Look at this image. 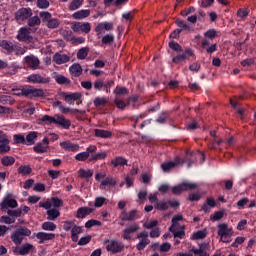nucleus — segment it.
<instances>
[{
  "mask_svg": "<svg viewBox=\"0 0 256 256\" xmlns=\"http://www.w3.org/2000/svg\"><path fill=\"white\" fill-rule=\"evenodd\" d=\"M189 189H197V184L191 183V182H184L182 184L174 186L172 188V193L174 195H181V193H183V191H189Z\"/></svg>",
  "mask_w": 256,
  "mask_h": 256,
  "instance_id": "8",
  "label": "nucleus"
},
{
  "mask_svg": "<svg viewBox=\"0 0 256 256\" xmlns=\"http://www.w3.org/2000/svg\"><path fill=\"white\" fill-rule=\"evenodd\" d=\"M14 145H26L25 135L23 134H15L13 136Z\"/></svg>",
  "mask_w": 256,
  "mask_h": 256,
  "instance_id": "47",
  "label": "nucleus"
},
{
  "mask_svg": "<svg viewBox=\"0 0 256 256\" xmlns=\"http://www.w3.org/2000/svg\"><path fill=\"white\" fill-rule=\"evenodd\" d=\"M136 239L139 240V242L136 245L137 251H143L149 243H151V240H149V232L142 231L137 234Z\"/></svg>",
  "mask_w": 256,
  "mask_h": 256,
  "instance_id": "6",
  "label": "nucleus"
},
{
  "mask_svg": "<svg viewBox=\"0 0 256 256\" xmlns=\"http://www.w3.org/2000/svg\"><path fill=\"white\" fill-rule=\"evenodd\" d=\"M17 200L13 199V196L11 194L6 195L3 198V201L0 203L1 210L5 209H15L17 207Z\"/></svg>",
  "mask_w": 256,
  "mask_h": 256,
  "instance_id": "11",
  "label": "nucleus"
},
{
  "mask_svg": "<svg viewBox=\"0 0 256 256\" xmlns=\"http://www.w3.org/2000/svg\"><path fill=\"white\" fill-rule=\"evenodd\" d=\"M74 33H91V23L89 22H72L70 25Z\"/></svg>",
  "mask_w": 256,
  "mask_h": 256,
  "instance_id": "5",
  "label": "nucleus"
},
{
  "mask_svg": "<svg viewBox=\"0 0 256 256\" xmlns=\"http://www.w3.org/2000/svg\"><path fill=\"white\" fill-rule=\"evenodd\" d=\"M90 158L91 156L89 155V152H86V151L80 152L75 156L76 161H82V162L87 161V159L89 161Z\"/></svg>",
  "mask_w": 256,
  "mask_h": 256,
  "instance_id": "49",
  "label": "nucleus"
},
{
  "mask_svg": "<svg viewBox=\"0 0 256 256\" xmlns=\"http://www.w3.org/2000/svg\"><path fill=\"white\" fill-rule=\"evenodd\" d=\"M218 235L220 236V241L222 243H231L233 241V227H229L227 223H220L217 225Z\"/></svg>",
  "mask_w": 256,
  "mask_h": 256,
  "instance_id": "2",
  "label": "nucleus"
},
{
  "mask_svg": "<svg viewBox=\"0 0 256 256\" xmlns=\"http://www.w3.org/2000/svg\"><path fill=\"white\" fill-rule=\"evenodd\" d=\"M139 229H141V227L137 223L126 226L122 234L123 239H125V241H131V239H133V233H137Z\"/></svg>",
  "mask_w": 256,
  "mask_h": 256,
  "instance_id": "7",
  "label": "nucleus"
},
{
  "mask_svg": "<svg viewBox=\"0 0 256 256\" xmlns=\"http://www.w3.org/2000/svg\"><path fill=\"white\" fill-rule=\"evenodd\" d=\"M155 209H158L159 211H167V209H169V201H158L155 204Z\"/></svg>",
  "mask_w": 256,
  "mask_h": 256,
  "instance_id": "46",
  "label": "nucleus"
},
{
  "mask_svg": "<svg viewBox=\"0 0 256 256\" xmlns=\"http://www.w3.org/2000/svg\"><path fill=\"white\" fill-rule=\"evenodd\" d=\"M48 221H55V219L61 217V212H59L58 208H50L46 212Z\"/></svg>",
  "mask_w": 256,
  "mask_h": 256,
  "instance_id": "37",
  "label": "nucleus"
},
{
  "mask_svg": "<svg viewBox=\"0 0 256 256\" xmlns=\"http://www.w3.org/2000/svg\"><path fill=\"white\" fill-rule=\"evenodd\" d=\"M39 123H45V125H52L56 121V116H49V115H44L41 118L38 119Z\"/></svg>",
  "mask_w": 256,
  "mask_h": 256,
  "instance_id": "43",
  "label": "nucleus"
},
{
  "mask_svg": "<svg viewBox=\"0 0 256 256\" xmlns=\"http://www.w3.org/2000/svg\"><path fill=\"white\" fill-rule=\"evenodd\" d=\"M54 79L58 85H69L71 83V80L61 74H56L54 76Z\"/></svg>",
  "mask_w": 256,
  "mask_h": 256,
  "instance_id": "40",
  "label": "nucleus"
},
{
  "mask_svg": "<svg viewBox=\"0 0 256 256\" xmlns=\"http://www.w3.org/2000/svg\"><path fill=\"white\" fill-rule=\"evenodd\" d=\"M69 71L72 77H81V75H83V68L79 63L72 64L69 68Z\"/></svg>",
  "mask_w": 256,
  "mask_h": 256,
  "instance_id": "30",
  "label": "nucleus"
},
{
  "mask_svg": "<svg viewBox=\"0 0 256 256\" xmlns=\"http://www.w3.org/2000/svg\"><path fill=\"white\" fill-rule=\"evenodd\" d=\"M81 233H83V227L75 224L71 230V239L73 243H77V241H79V235H81Z\"/></svg>",
  "mask_w": 256,
  "mask_h": 256,
  "instance_id": "33",
  "label": "nucleus"
},
{
  "mask_svg": "<svg viewBox=\"0 0 256 256\" xmlns=\"http://www.w3.org/2000/svg\"><path fill=\"white\" fill-rule=\"evenodd\" d=\"M179 221H183V215H176L172 218V225L169 228V231H180L185 228V226H181Z\"/></svg>",
  "mask_w": 256,
  "mask_h": 256,
  "instance_id": "22",
  "label": "nucleus"
},
{
  "mask_svg": "<svg viewBox=\"0 0 256 256\" xmlns=\"http://www.w3.org/2000/svg\"><path fill=\"white\" fill-rule=\"evenodd\" d=\"M28 25L29 27H35L37 25H41V19L38 16H33L28 18Z\"/></svg>",
  "mask_w": 256,
  "mask_h": 256,
  "instance_id": "55",
  "label": "nucleus"
},
{
  "mask_svg": "<svg viewBox=\"0 0 256 256\" xmlns=\"http://www.w3.org/2000/svg\"><path fill=\"white\" fill-rule=\"evenodd\" d=\"M24 61L27 65V67H30V69H39V58L34 55H29L24 58Z\"/></svg>",
  "mask_w": 256,
  "mask_h": 256,
  "instance_id": "19",
  "label": "nucleus"
},
{
  "mask_svg": "<svg viewBox=\"0 0 256 256\" xmlns=\"http://www.w3.org/2000/svg\"><path fill=\"white\" fill-rule=\"evenodd\" d=\"M39 15L42 21L46 24V27H48V29H57V27L61 25V21L57 18H53L51 16V13L47 11L40 12Z\"/></svg>",
  "mask_w": 256,
  "mask_h": 256,
  "instance_id": "3",
  "label": "nucleus"
},
{
  "mask_svg": "<svg viewBox=\"0 0 256 256\" xmlns=\"http://www.w3.org/2000/svg\"><path fill=\"white\" fill-rule=\"evenodd\" d=\"M201 45L202 49H205L206 53L211 54L217 51V44L211 45V41H209L208 39H202Z\"/></svg>",
  "mask_w": 256,
  "mask_h": 256,
  "instance_id": "28",
  "label": "nucleus"
},
{
  "mask_svg": "<svg viewBox=\"0 0 256 256\" xmlns=\"http://www.w3.org/2000/svg\"><path fill=\"white\" fill-rule=\"evenodd\" d=\"M183 163H185V161L183 159H176L173 162H166L163 163L161 165L163 171H165V173L169 172L170 169H174V167H177V165H183Z\"/></svg>",
  "mask_w": 256,
  "mask_h": 256,
  "instance_id": "21",
  "label": "nucleus"
},
{
  "mask_svg": "<svg viewBox=\"0 0 256 256\" xmlns=\"http://www.w3.org/2000/svg\"><path fill=\"white\" fill-rule=\"evenodd\" d=\"M89 55V49L87 47H83L77 52V59L83 60Z\"/></svg>",
  "mask_w": 256,
  "mask_h": 256,
  "instance_id": "51",
  "label": "nucleus"
},
{
  "mask_svg": "<svg viewBox=\"0 0 256 256\" xmlns=\"http://www.w3.org/2000/svg\"><path fill=\"white\" fill-rule=\"evenodd\" d=\"M207 237V233L203 230L197 231L192 235V239L198 240V239H205Z\"/></svg>",
  "mask_w": 256,
  "mask_h": 256,
  "instance_id": "64",
  "label": "nucleus"
},
{
  "mask_svg": "<svg viewBox=\"0 0 256 256\" xmlns=\"http://www.w3.org/2000/svg\"><path fill=\"white\" fill-rule=\"evenodd\" d=\"M113 29H115L113 22H100L97 24L94 31L97 39H101L103 35H105V31H113Z\"/></svg>",
  "mask_w": 256,
  "mask_h": 256,
  "instance_id": "4",
  "label": "nucleus"
},
{
  "mask_svg": "<svg viewBox=\"0 0 256 256\" xmlns=\"http://www.w3.org/2000/svg\"><path fill=\"white\" fill-rule=\"evenodd\" d=\"M55 125H59L63 129H69L71 127V120L66 119L63 115H56Z\"/></svg>",
  "mask_w": 256,
  "mask_h": 256,
  "instance_id": "26",
  "label": "nucleus"
},
{
  "mask_svg": "<svg viewBox=\"0 0 256 256\" xmlns=\"http://www.w3.org/2000/svg\"><path fill=\"white\" fill-rule=\"evenodd\" d=\"M159 225V221L157 220H150V221H146L144 224H143V227L145 229H155V227Z\"/></svg>",
  "mask_w": 256,
  "mask_h": 256,
  "instance_id": "57",
  "label": "nucleus"
},
{
  "mask_svg": "<svg viewBox=\"0 0 256 256\" xmlns=\"http://www.w3.org/2000/svg\"><path fill=\"white\" fill-rule=\"evenodd\" d=\"M189 57H193V50L191 49H186L185 52L183 54H179L177 56H175L172 61L173 63H181L183 61H186L187 59H189Z\"/></svg>",
  "mask_w": 256,
  "mask_h": 256,
  "instance_id": "20",
  "label": "nucleus"
},
{
  "mask_svg": "<svg viewBox=\"0 0 256 256\" xmlns=\"http://www.w3.org/2000/svg\"><path fill=\"white\" fill-rule=\"evenodd\" d=\"M91 213H93V209L89 208V207H81L77 210V214L76 217L78 219H85V217H87V215H91Z\"/></svg>",
  "mask_w": 256,
  "mask_h": 256,
  "instance_id": "35",
  "label": "nucleus"
},
{
  "mask_svg": "<svg viewBox=\"0 0 256 256\" xmlns=\"http://www.w3.org/2000/svg\"><path fill=\"white\" fill-rule=\"evenodd\" d=\"M75 227L74 220L71 221H64L63 222V229L64 231H72V229Z\"/></svg>",
  "mask_w": 256,
  "mask_h": 256,
  "instance_id": "59",
  "label": "nucleus"
},
{
  "mask_svg": "<svg viewBox=\"0 0 256 256\" xmlns=\"http://www.w3.org/2000/svg\"><path fill=\"white\" fill-rule=\"evenodd\" d=\"M42 229L44 231H55V229H57V225L53 222H44L42 224Z\"/></svg>",
  "mask_w": 256,
  "mask_h": 256,
  "instance_id": "54",
  "label": "nucleus"
},
{
  "mask_svg": "<svg viewBox=\"0 0 256 256\" xmlns=\"http://www.w3.org/2000/svg\"><path fill=\"white\" fill-rule=\"evenodd\" d=\"M27 81H28V83H34V84H38V85H45V84L49 83L50 78L45 77V76H41L40 74H31L27 77Z\"/></svg>",
  "mask_w": 256,
  "mask_h": 256,
  "instance_id": "13",
  "label": "nucleus"
},
{
  "mask_svg": "<svg viewBox=\"0 0 256 256\" xmlns=\"http://www.w3.org/2000/svg\"><path fill=\"white\" fill-rule=\"evenodd\" d=\"M33 15V11L31 8H20L16 13H15V19L18 22L21 21H27Z\"/></svg>",
  "mask_w": 256,
  "mask_h": 256,
  "instance_id": "12",
  "label": "nucleus"
},
{
  "mask_svg": "<svg viewBox=\"0 0 256 256\" xmlns=\"http://www.w3.org/2000/svg\"><path fill=\"white\" fill-rule=\"evenodd\" d=\"M0 47H2V49H5V51H7L8 53H13V44L8 43L6 40H3L1 42Z\"/></svg>",
  "mask_w": 256,
  "mask_h": 256,
  "instance_id": "58",
  "label": "nucleus"
},
{
  "mask_svg": "<svg viewBox=\"0 0 256 256\" xmlns=\"http://www.w3.org/2000/svg\"><path fill=\"white\" fill-rule=\"evenodd\" d=\"M83 5V0H72L69 4L70 11H77Z\"/></svg>",
  "mask_w": 256,
  "mask_h": 256,
  "instance_id": "50",
  "label": "nucleus"
},
{
  "mask_svg": "<svg viewBox=\"0 0 256 256\" xmlns=\"http://www.w3.org/2000/svg\"><path fill=\"white\" fill-rule=\"evenodd\" d=\"M81 97V93L75 92L71 94H65L64 100L66 101V103H68V105H75V101H81Z\"/></svg>",
  "mask_w": 256,
  "mask_h": 256,
  "instance_id": "23",
  "label": "nucleus"
},
{
  "mask_svg": "<svg viewBox=\"0 0 256 256\" xmlns=\"http://www.w3.org/2000/svg\"><path fill=\"white\" fill-rule=\"evenodd\" d=\"M50 202L52 203L54 209H59V207H63V200L58 197H52Z\"/></svg>",
  "mask_w": 256,
  "mask_h": 256,
  "instance_id": "56",
  "label": "nucleus"
},
{
  "mask_svg": "<svg viewBox=\"0 0 256 256\" xmlns=\"http://www.w3.org/2000/svg\"><path fill=\"white\" fill-rule=\"evenodd\" d=\"M18 41H31V32L26 27H22L18 31Z\"/></svg>",
  "mask_w": 256,
  "mask_h": 256,
  "instance_id": "27",
  "label": "nucleus"
},
{
  "mask_svg": "<svg viewBox=\"0 0 256 256\" xmlns=\"http://www.w3.org/2000/svg\"><path fill=\"white\" fill-rule=\"evenodd\" d=\"M39 137V132H29L25 138V143L27 146L35 145V141H37V138Z\"/></svg>",
  "mask_w": 256,
  "mask_h": 256,
  "instance_id": "34",
  "label": "nucleus"
},
{
  "mask_svg": "<svg viewBox=\"0 0 256 256\" xmlns=\"http://www.w3.org/2000/svg\"><path fill=\"white\" fill-rule=\"evenodd\" d=\"M25 237H31V229L26 226H18L10 234V239L14 245H21L25 241Z\"/></svg>",
  "mask_w": 256,
  "mask_h": 256,
  "instance_id": "1",
  "label": "nucleus"
},
{
  "mask_svg": "<svg viewBox=\"0 0 256 256\" xmlns=\"http://www.w3.org/2000/svg\"><path fill=\"white\" fill-rule=\"evenodd\" d=\"M111 165H113V167H119V166H123V165H127V159L118 156L115 159H113L111 161Z\"/></svg>",
  "mask_w": 256,
  "mask_h": 256,
  "instance_id": "44",
  "label": "nucleus"
},
{
  "mask_svg": "<svg viewBox=\"0 0 256 256\" xmlns=\"http://www.w3.org/2000/svg\"><path fill=\"white\" fill-rule=\"evenodd\" d=\"M107 158V152L101 151L90 155L89 163H97V161H101Z\"/></svg>",
  "mask_w": 256,
  "mask_h": 256,
  "instance_id": "32",
  "label": "nucleus"
},
{
  "mask_svg": "<svg viewBox=\"0 0 256 256\" xmlns=\"http://www.w3.org/2000/svg\"><path fill=\"white\" fill-rule=\"evenodd\" d=\"M91 239L92 237L90 235L88 236H85V237H81L79 240H78V245L80 247H83L84 245H88V243H91Z\"/></svg>",
  "mask_w": 256,
  "mask_h": 256,
  "instance_id": "60",
  "label": "nucleus"
},
{
  "mask_svg": "<svg viewBox=\"0 0 256 256\" xmlns=\"http://www.w3.org/2000/svg\"><path fill=\"white\" fill-rule=\"evenodd\" d=\"M36 239L39 240V243H45V241H53L55 239V234L47 232H38L35 234Z\"/></svg>",
  "mask_w": 256,
  "mask_h": 256,
  "instance_id": "24",
  "label": "nucleus"
},
{
  "mask_svg": "<svg viewBox=\"0 0 256 256\" xmlns=\"http://www.w3.org/2000/svg\"><path fill=\"white\" fill-rule=\"evenodd\" d=\"M117 185V179H115L113 176H107L100 182L99 188L102 191H105L107 187H115Z\"/></svg>",
  "mask_w": 256,
  "mask_h": 256,
  "instance_id": "18",
  "label": "nucleus"
},
{
  "mask_svg": "<svg viewBox=\"0 0 256 256\" xmlns=\"http://www.w3.org/2000/svg\"><path fill=\"white\" fill-rule=\"evenodd\" d=\"M96 225H97L98 227H101V222L98 221V220H88V221L85 223L86 229H91V227H95Z\"/></svg>",
  "mask_w": 256,
  "mask_h": 256,
  "instance_id": "63",
  "label": "nucleus"
},
{
  "mask_svg": "<svg viewBox=\"0 0 256 256\" xmlns=\"http://www.w3.org/2000/svg\"><path fill=\"white\" fill-rule=\"evenodd\" d=\"M217 203L213 198H207L206 203L202 205V211L209 213V209H213Z\"/></svg>",
  "mask_w": 256,
  "mask_h": 256,
  "instance_id": "39",
  "label": "nucleus"
},
{
  "mask_svg": "<svg viewBox=\"0 0 256 256\" xmlns=\"http://www.w3.org/2000/svg\"><path fill=\"white\" fill-rule=\"evenodd\" d=\"M120 219L121 221H135V219H139V213L137 210H131L130 212L123 210L120 213Z\"/></svg>",
  "mask_w": 256,
  "mask_h": 256,
  "instance_id": "16",
  "label": "nucleus"
},
{
  "mask_svg": "<svg viewBox=\"0 0 256 256\" xmlns=\"http://www.w3.org/2000/svg\"><path fill=\"white\" fill-rule=\"evenodd\" d=\"M0 221L5 225H13V223H15V218H12L11 216H2Z\"/></svg>",
  "mask_w": 256,
  "mask_h": 256,
  "instance_id": "61",
  "label": "nucleus"
},
{
  "mask_svg": "<svg viewBox=\"0 0 256 256\" xmlns=\"http://www.w3.org/2000/svg\"><path fill=\"white\" fill-rule=\"evenodd\" d=\"M1 164L4 167H11L12 165H15V157L13 156H4L1 158Z\"/></svg>",
  "mask_w": 256,
  "mask_h": 256,
  "instance_id": "41",
  "label": "nucleus"
},
{
  "mask_svg": "<svg viewBox=\"0 0 256 256\" xmlns=\"http://www.w3.org/2000/svg\"><path fill=\"white\" fill-rule=\"evenodd\" d=\"M107 98L105 97H96L93 101V104L96 107H103L104 105H107Z\"/></svg>",
  "mask_w": 256,
  "mask_h": 256,
  "instance_id": "52",
  "label": "nucleus"
},
{
  "mask_svg": "<svg viewBox=\"0 0 256 256\" xmlns=\"http://www.w3.org/2000/svg\"><path fill=\"white\" fill-rule=\"evenodd\" d=\"M225 217L224 211H217L210 216V221H221Z\"/></svg>",
  "mask_w": 256,
  "mask_h": 256,
  "instance_id": "53",
  "label": "nucleus"
},
{
  "mask_svg": "<svg viewBox=\"0 0 256 256\" xmlns=\"http://www.w3.org/2000/svg\"><path fill=\"white\" fill-rule=\"evenodd\" d=\"M11 146H9V136L3 131H0V153H9Z\"/></svg>",
  "mask_w": 256,
  "mask_h": 256,
  "instance_id": "15",
  "label": "nucleus"
},
{
  "mask_svg": "<svg viewBox=\"0 0 256 256\" xmlns=\"http://www.w3.org/2000/svg\"><path fill=\"white\" fill-rule=\"evenodd\" d=\"M70 57L66 54H61V53H55L53 55V61L56 63V65H63L65 63H69Z\"/></svg>",
  "mask_w": 256,
  "mask_h": 256,
  "instance_id": "25",
  "label": "nucleus"
},
{
  "mask_svg": "<svg viewBox=\"0 0 256 256\" xmlns=\"http://www.w3.org/2000/svg\"><path fill=\"white\" fill-rule=\"evenodd\" d=\"M176 25H177V27H180V29H179L180 31H186L187 33H191V31H193L191 26H189V24H187V22H185V20L177 19Z\"/></svg>",
  "mask_w": 256,
  "mask_h": 256,
  "instance_id": "38",
  "label": "nucleus"
},
{
  "mask_svg": "<svg viewBox=\"0 0 256 256\" xmlns=\"http://www.w3.org/2000/svg\"><path fill=\"white\" fill-rule=\"evenodd\" d=\"M44 95L45 92L43 89L35 88L33 86H27L24 88V97L32 99V97H43Z\"/></svg>",
  "mask_w": 256,
  "mask_h": 256,
  "instance_id": "10",
  "label": "nucleus"
},
{
  "mask_svg": "<svg viewBox=\"0 0 256 256\" xmlns=\"http://www.w3.org/2000/svg\"><path fill=\"white\" fill-rule=\"evenodd\" d=\"M61 149H64V151H71L72 153H77L81 147L79 144H75L69 140L60 142Z\"/></svg>",
  "mask_w": 256,
  "mask_h": 256,
  "instance_id": "17",
  "label": "nucleus"
},
{
  "mask_svg": "<svg viewBox=\"0 0 256 256\" xmlns=\"http://www.w3.org/2000/svg\"><path fill=\"white\" fill-rule=\"evenodd\" d=\"M34 246L33 244L26 243L22 245L20 248H16L14 253H18V255H29L31 251H33Z\"/></svg>",
  "mask_w": 256,
  "mask_h": 256,
  "instance_id": "29",
  "label": "nucleus"
},
{
  "mask_svg": "<svg viewBox=\"0 0 256 256\" xmlns=\"http://www.w3.org/2000/svg\"><path fill=\"white\" fill-rule=\"evenodd\" d=\"M105 243H108L106 249L111 253H121L125 248V245H123V243L116 240H105Z\"/></svg>",
  "mask_w": 256,
  "mask_h": 256,
  "instance_id": "9",
  "label": "nucleus"
},
{
  "mask_svg": "<svg viewBox=\"0 0 256 256\" xmlns=\"http://www.w3.org/2000/svg\"><path fill=\"white\" fill-rule=\"evenodd\" d=\"M173 233L175 238L183 239L185 237V228H181L180 230L170 231Z\"/></svg>",
  "mask_w": 256,
  "mask_h": 256,
  "instance_id": "62",
  "label": "nucleus"
},
{
  "mask_svg": "<svg viewBox=\"0 0 256 256\" xmlns=\"http://www.w3.org/2000/svg\"><path fill=\"white\" fill-rule=\"evenodd\" d=\"M94 135L100 139H111V137H113V133L111 131L103 129H95Z\"/></svg>",
  "mask_w": 256,
  "mask_h": 256,
  "instance_id": "31",
  "label": "nucleus"
},
{
  "mask_svg": "<svg viewBox=\"0 0 256 256\" xmlns=\"http://www.w3.org/2000/svg\"><path fill=\"white\" fill-rule=\"evenodd\" d=\"M115 41V35L113 34H106L102 36V45H111Z\"/></svg>",
  "mask_w": 256,
  "mask_h": 256,
  "instance_id": "48",
  "label": "nucleus"
},
{
  "mask_svg": "<svg viewBox=\"0 0 256 256\" xmlns=\"http://www.w3.org/2000/svg\"><path fill=\"white\" fill-rule=\"evenodd\" d=\"M34 153H47L49 151V138L44 137L41 142L36 143L33 147Z\"/></svg>",
  "mask_w": 256,
  "mask_h": 256,
  "instance_id": "14",
  "label": "nucleus"
},
{
  "mask_svg": "<svg viewBox=\"0 0 256 256\" xmlns=\"http://www.w3.org/2000/svg\"><path fill=\"white\" fill-rule=\"evenodd\" d=\"M78 176L81 179H89V178L93 177V170H91V169L85 170V169L81 168L78 170Z\"/></svg>",
  "mask_w": 256,
  "mask_h": 256,
  "instance_id": "42",
  "label": "nucleus"
},
{
  "mask_svg": "<svg viewBox=\"0 0 256 256\" xmlns=\"http://www.w3.org/2000/svg\"><path fill=\"white\" fill-rule=\"evenodd\" d=\"M17 171H18V174H19V175L25 176V175H31L33 169H31V168L29 167V165H21V166L17 169Z\"/></svg>",
  "mask_w": 256,
  "mask_h": 256,
  "instance_id": "45",
  "label": "nucleus"
},
{
  "mask_svg": "<svg viewBox=\"0 0 256 256\" xmlns=\"http://www.w3.org/2000/svg\"><path fill=\"white\" fill-rule=\"evenodd\" d=\"M91 15V11L89 10H79L72 14L73 19L81 21L82 19H87Z\"/></svg>",
  "mask_w": 256,
  "mask_h": 256,
  "instance_id": "36",
  "label": "nucleus"
}]
</instances>
